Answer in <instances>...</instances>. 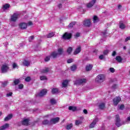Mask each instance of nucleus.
<instances>
[{
	"mask_svg": "<svg viewBox=\"0 0 130 130\" xmlns=\"http://www.w3.org/2000/svg\"><path fill=\"white\" fill-rule=\"evenodd\" d=\"M105 75L103 74H100L96 78V81L98 82V83H103L104 81H105Z\"/></svg>",
	"mask_w": 130,
	"mask_h": 130,
	"instance_id": "1",
	"label": "nucleus"
},
{
	"mask_svg": "<svg viewBox=\"0 0 130 130\" xmlns=\"http://www.w3.org/2000/svg\"><path fill=\"white\" fill-rule=\"evenodd\" d=\"M20 16V13L16 12L14 13L11 17L10 21L11 22H16L17 20H18V18H19V16Z\"/></svg>",
	"mask_w": 130,
	"mask_h": 130,
	"instance_id": "2",
	"label": "nucleus"
},
{
	"mask_svg": "<svg viewBox=\"0 0 130 130\" xmlns=\"http://www.w3.org/2000/svg\"><path fill=\"white\" fill-rule=\"evenodd\" d=\"M8 71H9V66L6 64H3L1 67V72L5 74V73H7Z\"/></svg>",
	"mask_w": 130,
	"mask_h": 130,
	"instance_id": "3",
	"label": "nucleus"
},
{
	"mask_svg": "<svg viewBox=\"0 0 130 130\" xmlns=\"http://www.w3.org/2000/svg\"><path fill=\"white\" fill-rule=\"evenodd\" d=\"M99 121V119L98 118H95L93 119L92 123H91L89 125V128H93L95 127V125H96V124L97 122Z\"/></svg>",
	"mask_w": 130,
	"mask_h": 130,
	"instance_id": "4",
	"label": "nucleus"
},
{
	"mask_svg": "<svg viewBox=\"0 0 130 130\" xmlns=\"http://www.w3.org/2000/svg\"><path fill=\"white\" fill-rule=\"evenodd\" d=\"M121 100V99L120 98V97L115 98L113 100V102L114 106H117V105L118 104V103H119V102H120Z\"/></svg>",
	"mask_w": 130,
	"mask_h": 130,
	"instance_id": "5",
	"label": "nucleus"
},
{
	"mask_svg": "<svg viewBox=\"0 0 130 130\" xmlns=\"http://www.w3.org/2000/svg\"><path fill=\"white\" fill-rule=\"evenodd\" d=\"M63 39L69 40L72 38V34L69 32H65V34L62 36Z\"/></svg>",
	"mask_w": 130,
	"mask_h": 130,
	"instance_id": "6",
	"label": "nucleus"
},
{
	"mask_svg": "<svg viewBox=\"0 0 130 130\" xmlns=\"http://www.w3.org/2000/svg\"><path fill=\"white\" fill-rule=\"evenodd\" d=\"M86 81L85 79H78L75 82L74 84L75 85H81V84H84V83H86Z\"/></svg>",
	"mask_w": 130,
	"mask_h": 130,
	"instance_id": "7",
	"label": "nucleus"
},
{
	"mask_svg": "<svg viewBox=\"0 0 130 130\" xmlns=\"http://www.w3.org/2000/svg\"><path fill=\"white\" fill-rule=\"evenodd\" d=\"M116 125L119 127L121 125V124H120V118H119V115H116Z\"/></svg>",
	"mask_w": 130,
	"mask_h": 130,
	"instance_id": "8",
	"label": "nucleus"
},
{
	"mask_svg": "<svg viewBox=\"0 0 130 130\" xmlns=\"http://www.w3.org/2000/svg\"><path fill=\"white\" fill-rule=\"evenodd\" d=\"M96 3V0H91L89 3H88L86 5L87 8L90 9L95 5Z\"/></svg>",
	"mask_w": 130,
	"mask_h": 130,
	"instance_id": "9",
	"label": "nucleus"
},
{
	"mask_svg": "<svg viewBox=\"0 0 130 130\" xmlns=\"http://www.w3.org/2000/svg\"><path fill=\"white\" fill-rule=\"evenodd\" d=\"M47 93V90L46 89H43L38 94L39 97H43L45 95H46Z\"/></svg>",
	"mask_w": 130,
	"mask_h": 130,
	"instance_id": "10",
	"label": "nucleus"
},
{
	"mask_svg": "<svg viewBox=\"0 0 130 130\" xmlns=\"http://www.w3.org/2000/svg\"><path fill=\"white\" fill-rule=\"evenodd\" d=\"M59 121V117H56L55 118L51 119L50 121L51 124H55V123H57Z\"/></svg>",
	"mask_w": 130,
	"mask_h": 130,
	"instance_id": "11",
	"label": "nucleus"
},
{
	"mask_svg": "<svg viewBox=\"0 0 130 130\" xmlns=\"http://www.w3.org/2000/svg\"><path fill=\"white\" fill-rule=\"evenodd\" d=\"M83 25L86 27H90V26H91V21L90 20H84Z\"/></svg>",
	"mask_w": 130,
	"mask_h": 130,
	"instance_id": "12",
	"label": "nucleus"
},
{
	"mask_svg": "<svg viewBox=\"0 0 130 130\" xmlns=\"http://www.w3.org/2000/svg\"><path fill=\"white\" fill-rule=\"evenodd\" d=\"M19 27L21 29L24 30V29H26V28H27V23L24 22L21 23L19 24Z\"/></svg>",
	"mask_w": 130,
	"mask_h": 130,
	"instance_id": "13",
	"label": "nucleus"
},
{
	"mask_svg": "<svg viewBox=\"0 0 130 130\" xmlns=\"http://www.w3.org/2000/svg\"><path fill=\"white\" fill-rule=\"evenodd\" d=\"M9 126H10V125L9 124V123H6L5 124L0 127V130L7 129V128H9Z\"/></svg>",
	"mask_w": 130,
	"mask_h": 130,
	"instance_id": "14",
	"label": "nucleus"
},
{
	"mask_svg": "<svg viewBox=\"0 0 130 130\" xmlns=\"http://www.w3.org/2000/svg\"><path fill=\"white\" fill-rule=\"evenodd\" d=\"M22 63H23V66H24L25 67H29V66H30V63H31V61L24 60Z\"/></svg>",
	"mask_w": 130,
	"mask_h": 130,
	"instance_id": "15",
	"label": "nucleus"
},
{
	"mask_svg": "<svg viewBox=\"0 0 130 130\" xmlns=\"http://www.w3.org/2000/svg\"><path fill=\"white\" fill-rule=\"evenodd\" d=\"M21 123L23 125H28L29 124V119H23L21 121Z\"/></svg>",
	"mask_w": 130,
	"mask_h": 130,
	"instance_id": "16",
	"label": "nucleus"
},
{
	"mask_svg": "<svg viewBox=\"0 0 130 130\" xmlns=\"http://www.w3.org/2000/svg\"><path fill=\"white\" fill-rule=\"evenodd\" d=\"M50 55L53 58H56V57L59 56L58 54H57V52L55 51L52 52Z\"/></svg>",
	"mask_w": 130,
	"mask_h": 130,
	"instance_id": "17",
	"label": "nucleus"
},
{
	"mask_svg": "<svg viewBox=\"0 0 130 130\" xmlns=\"http://www.w3.org/2000/svg\"><path fill=\"white\" fill-rule=\"evenodd\" d=\"M12 118H13V115L9 114L5 118L4 120L5 121H8V120H10V119H12Z\"/></svg>",
	"mask_w": 130,
	"mask_h": 130,
	"instance_id": "18",
	"label": "nucleus"
},
{
	"mask_svg": "<svg viewBox=\"0 0 130 130\" xmlns=\"http://www.w3.org/2000/svg\"><path fill=\"white\" fill-rule=\"evenodd\" d=\"M100 109H104L105 108V103H101L99 106Z\"/></svg>",
	"mask_w": 130,
	"mask_h": 130,
	"instance_id": "19",
	"label": "nucleus"
},
{
	"mask_svg": "<svg viewBox=\"0 0 130 130\" xmlns=\"http://www.w3.org/2000/svg\"><path fill=\"white\" fill-rule=\"evenodd\" d=\"M92 68H93V66L91 64L87 65L86 67V71L89 72V71H91L92 70Z\"/></svg>",
	"mask_w": 130,
	"mask_h": 130,
	"instance_id": "20",
	"label": "nucleus"
},
{
	"mask_svg": "<svg viewBox=\"0 0 130 130\" xmlns=\"http://www.w3.org/2000/svg\"><path fill=\"white\" fill-rule=\"evenodd\" d=\"M69 83V81L68 80H64L63 82L62 83V86L63 88H66L67 86H68V84Z\"/></svg>",
	"mask_w": 130,
	"mask_h": 130,
	"instance_id": "21",
	"label": "nucleus"
},
{
	"mask_svg": "<svg viewBox=\"0 0 130 130\" xmlns=\"http://www.w3.org/2000/svg\"><path fill=\"white\" fill-rule=\"evenodd\" d=\"M10 8V4H6L4 5H3V10H8Z\"/></svg>",
	"mask_w": 130,
	"mask_h": 130,
	"instance_id": "22",
	"label": "nucleus"
},
{
	"mask_svg": "<svg viewBox=\"0 0 130 130\" xmlns=\"http://www.w3.org/2000/svg\"><path fill=\"white\" fill-rule=\"evenodd\" d=\"M115 59L118 62H121V61H122V58H121L120 56H117Z\"/></svg>",
	"mask_w": 130,
	"mask_h": 130,
	"instance_id": "23",
	"label": "nucleus"
},
{
	"mask_svg": "<svg viewBox=\"0 0 130 130\" xmlns=\"http://www.w3.org/2000/svg\"><path fill=\"white\" fill-rule=\"evenodd\" d=\"M80 52H81V47H79L75 50L74 54H78V53H80Z\"/></svg>",
	"mask_w": 130,
	"mask_h": 130,
	"instance_id": "24",
	"label": "nucleus"
},
{
	"mask_svg": "<svg viewBox=\"0 0 130 130\" xmlns=\"http://www.w3.org/2000/svg\"><path fill=\"white\" fill-rule=\"evenodd\" d=\"M54 32H50L47 35V38H51L54 36Z\"/></svg>",
	"mask_w": 130,
	"mask_h": 130,
	"instance_id": "25",
	"label": "nucleus"
},
{
	"mask_svg": "<svg viewBox=\"0 0 130 130\" xmlns=\"http://www.w3.org/2000/svg\"><path fill=\"white\" fill-rule=\"evenodd\" d=\"M43 124H48L49 125H50V121H49L48 120L45 119L43 121Z\"/></svg>",
	"mask_w": 130,
	"mask_h": 130,
	"instance_id": "26",
	"label": "nucleus"
},
{
	"mask_svg": "<svg viewBox=\"0 0 130 130\" xmlns=\"http://www.w3.org/2000/svg\"><path fill=\"white\" fill-rule=\"evenodd\" d=\"M69 110L75 112L76 111V110H77V107L74 106H69Z\"/></svg>",
	"mask_w": 130,
	"mask_h": 130,
	"instance_id": "27",
	"label": "nucleus"
},
{
	"mask_svg": "<svg viewBox=\"0 0 130 130\" xmlns=\"http://www.w3.org/2000/svg\"><path fill=\"white\" fill-rule=\"evenodd\" d=\"M119 28H120V29H124V28H125V25L121 21L120 22Z\"/></svg>",
	"mask_w": 130,
	"mask_h": 130,
	"instance_id": "28",
	"label": "nucleus"
},
{
	"mask_svg": "<svg viewBox=\"0 0 130 130\" xmlns=\"http://www.w3.org/2000/svg\"><path fill=\"white\" fill-rule=\"evenodd\" d=\"M63 52V51L62 50V49H61V48L58 49V52H57L58 55H59V56L61 55V54H62Z\"/></svg>",
	"mask_w": 130,
	"mask_h": 130,
	"instance_id": "29",
	"label": "nucleus"
},
{
	"mask_svg": "<svg viewBox=\"0 0 130 130\" xmlns=\"http://www.w3.org/2000/svg\"><path fill=\"white\" fill-rule=\"evenodd\" d=\"M57 93H58V89L57 88H53L52 89V94H56Z\"/></svg>",
	"mask_w": 130,
	"mask_h": 130,
	"instance_id": "30",
	"label": "nucleus"
},
{
	"mask_svg": "<svg viewBox=\"0 0 130 130\" xmlns=\"http://www.w3.org/2000/svg\"><path fill=\"white\" fill-rule=\"evenodd\" d=\"M75 25H76V21L72 22L69 25V28H73V27H74V26H75Z\"/></svg>",
	"mask_w": 130,
	"mask_h": 130,
	"instance_id": "31",
	"label": "nucleus"
},
{
	"mask_svg": "<svg viewBox=\"0 0 130 130\" xmlns=\"http://www.w3.org/2000/svg\"><path fill=\"white\" fill-rule=\"evenodd\" d=\"M50 103L52 105H54V104H56V101L54 99H51L50 100Z\"/></svg>",
	"mask_w": 130,
	"mask_h": 130,
	"instance_id": "32",
	"label": "nucleus"
},
{
	"mask_svg": "<svg viewBox=\"0 0 130 130\" xmlns=\"http://www.w3.org/2000/svg\"><path fill=\"white\" fill-rule=\"evenodd\" d=\"M99 21V19H98V17L96 16H94L93 17V23H97Z\"/></svg>",
	"mask_w": 130,
	"mask_h": 130,
	"instance_id": "33",
	"label": "nucleus"
},
{
	"mask_svg": "<svg viewBox=\"0 0 130 130\" xmlns=\"http://www.w3.org/2000/svg\"><path fill=\"white\" fill-rule=\"evenodd\" d=\"M49 69L48 68H45L42 70V73H48Z\"/></svg>",
	"mask_w": 130,
	"mask_h": 130,
	"instance_id": "34",
	"label": "nucleus"
},
{
	"mask_svg": "<svg viewBox=\"0 0 130 130\" xmlns=\"http://www.w3.org/2000/svg\"><path fill=\"white\" fill-rule=\"evenodd\" d=\"M73 127V124L71 123L70 124L67 125V129H71Z\"/></svg>",
	"mask_w": 130,
	"mask_h": 130,
	"instance_id": "35",
	"label": "nucleus"
},
{
	"mask_svg": "<svg viewBox=\"0 0 130 130\" xmlns=\"http://www.w3.org/2000/svg\"><path fill=\"white\" fill-rule=\"evenodd\" d=\"M40 80L41 81H45L47 80V78H46V76H42L40 77Z\"/></svg>",
	"mask_w": 130,
	"mask_h": 130,
	"instance_id": "36",
	"label": "nucleus"
},
{
	"mask_svg": "<svg viewBox=\"0 0 130 130\" xmlns=\"http://www.w3.org/2000/svg\"><path fill=\"white\" fill-rule=\"evenodd\" d=\"M82 121L80 120H76L75 121V124L76 125H79V124H81V123H82Z\"/></svg>",
	"mask_w": 130,
	"mask_h": 130,
	"instance_id": "37",
	"label": "nucleus"
},
{
	"mask_svg": "<svg viewBox=\"0 0 130 130\" xmlns=\"http://www.w3.org/2000/svg\"><path fill=\"white\" fill-rule=\"evenodd\" d=\"M71 71H72V72H74V71H76V70L77 69V66H76V65H73L71 67Z\"/></svg>",
	"mask_w": 130,
	"mask_h": 130,
	"instance_id": "38",
	"label": "nucleus"
},
{
	"mask_svg": "<svg viewBox=\"0 0 130 130\" xmlns=\"http://www.w3.org/2000/svg\"><path fill=\"white\" fill-rule=\"evenodd\" d=\"M72 51H73V48L72 47H69L68 49H67V52L70 54L71 53V52H72Z\"/></svg>",
	"mask_w": 130,
	"mask_h": 130,
	"instance_id": "39",
	"label": "nucleus"
},
{
	"mask_svg": "<svg viewBox=\"0 0 130 130\" xmlns=\"http://www.w3.org/2000/svg\"><path fill=\"white\" fill-rule=\"evenodd\" d=\"M20 83V80L19 79H15L14 81V85H18Z\"/></svg>",
	"mask_w": 130,
	"mask_h": 130,
	"instance_id": "40",
	"label": "nucleus"
},
{
	"mask_svg": "<svg viewBox=\"0 0 130 130\" xmlns=\"http://www.w3.org/2000/svg\"><path fill=\"white\" fill-rule=\"evenodd\" d=\"M50 60V56H48L45 58V61H49Z\"/></svg>",
	"mask_w": 130,
	"mask_h": 130,
	"instance_id": "41",
	"label": "nucleus"
},
{
	"mask_svg": "<svg viewBox=\"0 0 130 130\" xmlns=\"http://www.w3.org/2000/svg\"><path fill=\"white\" fill-rule=\"evenodd\" d=\"M7 85H8V81H4V82L2 83V86H3V87H6Z\"/></svg>",
	"mask_w": 130,
	"mask_h": 130,
	"instance_id": "42",
	"label": "nucleus"
},
{
	"mask_svg": "<svg viewBox=\"0 0 130 130\" xmlns=\"http://www.w3.org/2000/svg\"><path fill=\"white\" fill-rule=\"evenodd\" d=\"M25 81V82H30V81H31V78H30V77H26Z\"/></svg>",
	"mask_w": 130,
	"mask_h": 130,
	"instance_id": "43",
	"label": "nucleus"
},
{
	"mask_svg": "<svg viewBox=\"0 0 130 130\" xmlns=\"http://www.w3.org/2000/svg\"><path fill=\"white\" fill-rule=\"evenodd\" d=\"M117 88V85L116 84H114L112 86V89L113 90H115V89H116Z\"/></svg>",
	"mask_w": 130,
	"mask_h": 130,
	"instance_id": "44",
	"label": "nucleus"
},
{
	"mask_svg": "<svg viewBox=\"0 0 130 130\" xmlns=\"http://www.w3.org/2000/svg\"><path fill=\"white\" fill-rule=\"evenodd\" d=\"M33 39H34V36H31L28 38V41L29 42H31V41H32V40H33Z\"/></svg>",
	"mask_w": 130,
	"mask_h": 130,
	"instance_id": "45",
	"label": "nucleus"
},
{
	"mask_svg": "<svg viewBox=\"0 0 130 130\" xmlns=\"http://www.w3.org/2000/svg\"><path fill=\"white\" fill-rule=\"evenodd\" d=\"M73 61H74V59H69L67 60L68 63H71L73 62Z\"/></svg>",
	"mask_w": 130,
	"mask_h": 130,
	"instance_id": "46",
	"label": "nucleus"
},
{
	"mask_svg": "<svg viewBox=\"0 0 130 130\" xmlns=\"http://www.w3.org/2000/svg\"><path fill=\"white\" fill-rule=\"evenodd\" d=\"M110 71L111 72V73H114V72H115V70H114V68H110Z\"/></svg>",
	"mask_w": 130,
	"mask_h": 130,
	"instance_id": "47",
	"label": "nucleus"
},
{
	"mask_svg": "<svg viewBox=\"0 0 130 130\" xmlns=\"http://www.w3.org/2000/svg\"><path fill=\"white\" fill-rule=\"evenodd\" d=\"M16 68H18V65H17V63H14L13 64V68L16 69Z\"/></svg>",
	"mask_w": 130,
	"mask_h": 130,
	"instance_id": "48",
	"label": "nucleus"
},
{
	"mask_svg": "<svg viewBox=\"0 0 130 130\" xmlns=\"http://www.w3.org/2000/svg\"><path fill=\"white\" fill-rule=\"evenodd\" d=\"M119 109L121 110H123V109H124V105H121L120 107H119Z\"/></svg>",
	"mask_w": 130,
	"mask_h": 130,
	"instance_id": "49",
	"label": "nucleus"
},
{
	"mask_svg": "<svg viewBox=\"0 0 130 130\" xmlns=\"http://www.w3.org/2000/svg\"><path fill=\"white\" fill-rule=\"evenodd\" d=\"M12 95H13V93L12 92H9V93L7 94V97H11V96H12Z\"/></svg>",
	"mask_w": 130,
	"mask_h": 130,
	"instance_id": "50",
	"label": "nucleus"
},
{
	"mask_svg": "<svg viewBox=\"0 0 130 130\" xmlns=\"http://www.w3.org/2000/svg\"><path fill=\"white\" fill-rule=\"evenodd\" d=\"M109 52V51H108V50H106L104 51V54L105 55L108 54Z\"/></svg>",
	"mask_w": 130,
	"mask_h": 130,
	"instance_id": "51",
	"label": "nucleus"
},
{
	"mask_svg": "<svg viewBox=\"0 0 130 130\" xmlns=\"http://www.w3.org/2000/svg\"><path fill=\"white\" fill-rule=\"evenodd\" d=\"M24 86L23 85V84H20L18 85V88L19 89H22V88H23Z\"/></svg>",
	"mask_w": 130,
	"mask_h": 130,
	"instance_id": "52",
	"label": "nucleus"
},
{
	"mask_svg": "<svg viewBox=\"0 0 130 130\" xmlns=\"http://www.w3.org/2000/svg\"><path fill=\"white\" fill-rule=\"evenodd\" d=\"M128 40H130V36L127 37L125 40V42H127V41H128Z\"/></svg>",
	"mask_w": 130,
	"mask_h": 130,
	"instance_id": "53",
	"label": "nucleus"
},
{
	"mask_svg": "<svg viewBox=\"0 0 130 130\" xmlns=\"http://www.w3.org/2000/svg\"><path fill=\"white\" fill-rule=\"evenodd\" d=\"M99 58H100V59H103V58H104V55H101L99 56Z\"/></svg>",
	"mask_w": 130,
	"mask_h": 130,
	"instance_id": "54",
	"label": "nucleus"
},
{
	"mask_svg": "<svg viewBox=\"0 0 130 130\" xmlns=\"http://www.w3.org/2000/svg\"><path fill=\"white\" fill-rule=\"evenodd\" d=\"M116 54V52L115 51H114L112 54V56H115Z\"/></svg>",
	"mask_w": 130,
	"mask_h": 130,
	"instance_id": "55",
	"label": "nucleus"
},
{
	"mask_svg": "<svg viewBox=\"0 0 130 130\" xmlns=\"http://www.w3.org/2000/svg\"><path fill=\"white\" fill-rule=\"evenodd\" d=\"M126 121H127L128 122L130 121V116L127 117V118L126 119Z\"/></svg>",
	"mask_w": 130,
	"mask_h": 130,
	"instance_id": "56",
	"label": "nucleus"
},
{
	"mask_svg": "<svg viewBox=\"0 0 130 130\" xmlns=\"http://www.w3.org/2000/svg\"><path fill=\"white\" fill-rule=\"evenodd\" d=\"M83 112H84V113L85 114H87L88 113V111H87V110H86V109H84V110H83Z\"/></svg>",
	"mask_w": 130,
	"mask_h": 130,
	"instance_id": "57",
	"label": "nucleus"
},
{
	"mask_svg": "<svg viewBox=\"0 0 130 130\" xmlns=\"http://www.w3.org/2000/svg\"><path fill=\"white\" fill-rule=\"evenodd\" d=\"M76 37H80V33L78 32L75 35Z\"/></svg>",
	"mask_w": 130,
	"mask_h": 130,
	"instance_id": "58",
	"label": "nucleus"
},
{
	"mask_svg": "<svg viewBox=\"0 0 130 130\" xmlns=\"http://www.w3.org/2000/svg\"><path fill=\"white\" fill-rule=\"evenodd\" d=\"M61 7H62V5H61V4H59L58 5V8H59V9H61Z\"/></svg>",
	"mask_w": 130,
	"mask_h": 130,
	"instance_id": "59",
	"label": "nucleus"
},
{
	"mask_svg": "<svg viewBox=\"0 0 130 130\" xmlns=\"http://www.w3.org/2000/svg\"><path fill=\"white\" fill-rule=\"evenodd\" d=\"M27 24L28 25V26H31V25H32V22L31 21L28 22Z\"/></svg>",
	"mask_w": 130,
	"mask_h": 130,
	"instance_id": "60",
	"label": "nucleus"
},
{
	"mask_svg": "<svg viewBox=\"0 0 130 130\" xmlns=\"http://www.w3.org/2000/svg\"><path fill=\"white\" fill-rule=\"evenodd\" d=\"M121 8V5H119L118 6V9H120Z\"/></svg>",
	"mask_w": 130,
	"mask_h": 130,
	"instance_id": "61",
	"label": "nucleus"
},
{
	"mask_svg": "<svg viewBox=\"0 0 130 130\" xmlns=\"http://www.w3.org/2000/svg\"><path fill=\"white\" fill-rule=\"evenodd\" d=\"M123 49H126V46L123 47Z\"/></svg>",
	"mask_w": 130,
	"mask_h": 130,
	"instance_id": "62",
	"label": "nucleus"
},
{
	"mask_svg": "<svg viewBox=\"0 0 130 130\" xmlns=\"http://www.w3.org/2000/svg\"><path fill=\"white\" fill-rule=\"evenodd\" d=\"M128 53V54H130V50H129Z\"/></svg>",
	"mask_w": 130,
	"mask_h": 130,
	"instance_id": "63",
	"label": "nucleus"
},
{
	"mask_svg": "<svg viewBox=\"0 0 130 130\" xmlns=\"http://www.w3.org/2000/svg\"><path fill=\"white\" fill-rule=\"evenodd\" d=\"M2 115V112H0V116Z\"/></svg>",
	"mask_w": 130,
	"mask_h": 130,
	"instance_id": "64",
	"label": "nucleus"
}]
</instances>
